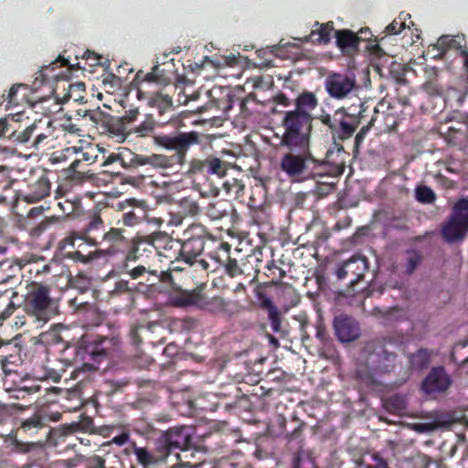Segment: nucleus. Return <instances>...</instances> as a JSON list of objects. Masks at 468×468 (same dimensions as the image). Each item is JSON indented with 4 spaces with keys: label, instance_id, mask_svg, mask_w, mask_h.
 <instances>
[{
    "label": "nucleus",
    "instance_id": "40",
    "mask_svg": "<svg viewBox=\"0 0 468 468\" xmlns=\"http://www.w3.org/2000/svg\"><path fill=\"white\" fill-rule=\"evenodd\" d=\"M155 124L154 121L148 117L144 122H142L138 126L133 129V132L137 133L140 137L147 136L150 133L154 130Z\"/></svg>",
    "mask_w": 468,
    "mask_h": 468
},
{
    "label": "nucleus",
    "instance_id": "52",
    "mask_svg": "<svg viewBox=\"0 0 468 468\" xmlns=\"http://www.w3.org/2000/svg\"><path fill=\"white\" fill-rule=\"evenodd\" d=\"M158 69H159V66H158V64H156L155 66L153 67L152 70L145 75L144 80L148 82L158 81L161 78V75L159 74Z\"/></svg>",
    "mask_w": 468,
    "mask_h": 468
},
{
    "label": "nucleus",
    "instance_id": "58",
    "mask_svg": "<svg viewBox=\"0 0 468 468\" xmlns=\"http://www.w3.org/2000/svg\"><path fill=\"white\" fill-rule=\"evenodd\" d=\"M144 220L147 221L148 223L154 224L156 228H159L162 225L163 220L159 218H149L146 215V218Z\"/></svg>",
    "mask_w": 468,
    "mask_h": 468
},
{
    "label": "nucleus",
    "instance_id": "64",
    "mask_svg": "<svg viewBox=\"0 0 468 468\" xmlns=\"http://www.w3.org/2000/svg\"><path fill=\"white\" fill-rule=\"evenodd\" d=\"M462 53L463 54L464 56V66L465 68L467 69L468 70V53L465 52V51H462Z\"/></svg>",
    "mask_w": 468,
    "mask_h": 468
},
{
    "label": "nucleus",
    "instance_id": "44",
    "mask_svg": "<svg viewBox=\"0 0 468 468\" xmlns=\"http://www.w3.org/2000/svg\"><path fill=\"white\" fill-rule=\"evenodd\" d=\"M125 158H126L125 151H123L118 154H112L107 157V159L103 163V165L106 166L114 162L119 161L121 163L122 166L125 168V161H123Z\"/></svg>",
    "mask_w": 468,
    "mask_h": 468
},
{
    "label": "nucleus",
    "instance_id": "53",
    "mask_svg": "<svg viewBox=\"0 0 468 468\" xmlns=\"http://www.w3.org/2000/svg\"><path fill=\"white\" fill-rule=\"evenodd\" d=\"M205 170L204 160H192L190 163V172L197 173Z\"/></svg>",
    "mask_w": 468,
    "mask_h": 468
},
{
    "label": "nucleus",
    "instance_id": "6",
    "mask_svg": "<svg viewBox=\"0 0 468 468\" xmlns=\"http://www.w3.org/2000/svg\"><path fill=\"white\" fill-rule=\"evenodd\" d=\"M468 232V198L459 199L452 207L441 234L447 242L453 243L463 239Z\"/></svg>",
    "mask_w": 468,
    "mask_h": 468
},
{
    "label": "nucleus",
    "instance_id": "3",
    "mask_svg": "<svg viewBox=\"0 0 468 468\" xmlns=\"http://www.w3.org/2000/svg\"><path fill=\"white\" fill-rule=\"evenodd\" d=\"M25 310L36 321L46 324L58 313V303L50 296L48 286L36 284L26 296Z\"/></svg>",
    "mask_w": 468,
    "mask_h": 468
},
{
    "label": "nucleus",
    "instance_id": "10",
    "mask_svg": "<svg viewBox=\"0 0 468 468\" xmlns=\"http://www.w3.org/2000/svg\"><path fill=\"white\" fill-rule=\"evenodd\" d=\"M191 440V428L180 426L167 430L159 439V444L168 452L173 450L186 451L189 448Z\"/></svg>",
    "mask_w": 468,
    "mask_h": 468
},
{
    "label": "nucleus",
    "instance_id": "51",
    "mask_svg": "<svg viewBox=\"0 0 468 468\" xmlns=\"http://www.w3.org/2000/svg\"><path fill=\"white\" fill-rule=\"evenodd\" d=\"M226 270H227L228 273L231 276H235L241 272L239 268L237 261L234 259L228 260V262L226 264Z\"/></svg>",
    "mask_w": 468,
    "mask_h": 468
},
{
    "label": "nucleus",
    "instance_id": "38",
    "mask_svg": "<svg viewBox=\"0 0 468 468\" xmlns=\"http://www.w3.org/2000/svg\"><path fill=\"white\" fill-rule=\"evenodd\" d=\"M207 214L211 219L216 220L223 218L227 211L222 202H217L208 205Z\"/></svg>",
    "mask_w": 468,
    "mask_h": 468
},
{
    "label": "nucleus",
    "instance_id": "31",
    "mask_svg": "<svg viewBox=\"0 0 468 468\" xmlns=\"http://www.w3.org/2000/svg\"><path fill=\"white\" fill-rule=\"evenodd\" d=\"M356 128V125L339 119L337 122L336 130L334 131V133L337 135L340 140H346L353 135Z\"/></svg>",
    "mask_w": 468,
    "mask_h": 468
},
{
    "label": "nucleus",
    "instance_id": "29",
    "mask_svg": "<svg viewBox=\"0 0 468 468\" xmlns=\"http://www.w3.org/2000/svg\"><path fill=\"white\" fill-rule=\"evenodd\" d=\"M335 37L340 48H353L357 44V37L349 30L335 31Z\"/></svg>",
    "mask_w": 468,
    "mask_h": 468
},
{
    "label": "nucleus",
    "instance_id": "61",
    "mask_svg": "<svg viewBox=\"0 0 468 468\" xmlns=\"http://www.w3.org/2000/svg\"><path fill=\"white\" fill-rule=\"evenodd\" d=\"M364 139V131L361 130L356 135V143L358 144L362 140Z\"/></svg>",
    "mask_w": 468,
    "mask_h": 468
},
{
    "label": "nucleus",
    "instance_id": "20",
    "mask_svg": "<svg viewBox=\"0 0 468 468\" xmlns=\"http://www.w3.org/2000/svg\"><path fill=\"white\" fill-rule=\"evenodd\" d=\"M317 104V99L314 94L303 92L295 100V109L292 111L312 117L311 112L316 108Z\"/></svg>",
    "mask_w": 468,
    "mask_h": 468
},
{
    "label": "nucleus",
    "instance_id": "46",
    "mask_svg": "<svg viewBox=\"0 0 468 468\" xmlns=\"http://www.w3.org/2000/svg\"><path fill=\"white\" fill-rule=\"evenodd\" d=\"M268 318L271 323V327L274 332H279L281 330V318L279 310L268 314Z\"/></svg>",
    "mask_w": 468,
    "mask_h": 468
},
{
    "label": "nucleus",
    "instance_id": "27",
    "mask_svg": "<svg viewBox=\"0 0 468 468\" xmlns=\"http://www.w3.org/2000/svg\"><path fill=\"white\" fill-rule=\"evenodd\" d=\"M85 84L83 82H76L69 84L67 92L63 95L61 102H65L70 99L74 101H80L84 99Z\"/></svg>",
    "mask_w": 468,
    "mask_h": 468
},
{
    "label": "nucleus",
    "instance_id": "60",
    "mask_svg": "<svg viewBox=\"0 0 468 468\" xmlns=\"http://www.w3.org/2000/svg\"><path fill=\"white\" fill-rule=\"evenodd\" d=\"M84 57L86 58H90L93 57L95 61H98L100 59V57L98 55H96L95 53H92L90 51L85 52Z\"/></svg>",
    "mask_w": 468,
    "mask_h": 468
},
{
    "label": "nucleus",
    "instance_id": "22",
    "mask_svg": "<svg viewBox=\"0 0 468 468\" xmlns=\"http://www.w3.org/2000/svg\"><path fill=\"white\" fill-rule=\"evenodd\" d=\"M202 293L199 291H185L172 299V303L177 307L195 306L199 308Z\"/></svg>",
    "mask_w": 468,
    "mask_h": 468
},
{
    "label": "nucleus",
    "instance_id": "39",
    "mask_svg": "<svg viewBox=\"0 0 468 468\" xmlns=\"http://www.w3.org/2000/svg\"><path fill=\"white\" fill-rule=\"evenodd\" d=\"M179 205L182 213L185 215H197L199 211L197 203L190 197H185L181 199Z\"/></svg>",
    "mask_w": 468,
    "mask_h": 468
},
{
    "label": "nucleus",
    "instance_id": "36",
    "mask_svg": "<svg viewBox=\"0 0 468 468\" xmlns=\"http://www.w3.org/2000/svg\"><path fill=\"white\" fill-rule=\"evenodd\" d=\"M74 153H76V146L67 147L60 152L54 153L50 157V161L53 164L66 162L68 160L72 161L74 158Z\"/></svg>",
    "mask_w": 468,
    "mask_h": 468
},
{
    "label": "nucleus",
    "instance_id": "15",
    "mask_svg": "<svg viewBox=\"0 0 468 468\" xmlns=\"http://www.w3.org/2000/svg\"><path fill=\"white\" fill-rule=\"evenodd\" d=\"M37 123L40 125V128L36 130V137L32 147L37 150L55 147L58 134L53 122L51 121L43 122L39 120Z\"/></svg>",
    "mask_w": 468,
    "mask_h": 468
},
{
    "label": "nucleus",
    "instance_id": "37",
    "mask_svg": "<svg viewBox=\"0 0 468 468\" xmlns=\"http://www.w3.org/2000/svg\"><path fill=\"white\" fill-rule=\"evenodd\" d=\"M410 17V15L400 14L398 19H395L386 27V31L389 35H397L407 27L406 18Z\"/></svg>",
    "mask_w": 468,
    "mask_h": 468
},
{
    "label": "nucleus",
    "instance_id": "59",
    "mask_svg": "<svg viewBox=\"0 0 468 468\" xmlns=\"http://www.w3.org/2000/svg\"><path fill=\"white\" fill-rule=\"evenodd\" d=\"M41 212H42V207H33L29 211V216L34 217V216H37V215L40 214Z\"/></svg>",
    "mask_w": 468,
    "mask_h": 468
},
{
    "label": "nucleus",
    "instance_id": "23",
    "mask_svg": "<svg viewBox=\"0 0 468 468\" xmlns=\"http://www.w3.org/2000/svg\"><path fill=\"white\" fill-rule=\"evenodd\" d=\"M205 171L208 175H215L218 177H224L229 169L227 162L220 160L219 158L210 155L204 159Z\"/></svg>",
    "mask_w": 468,
    "mask_h": 468
},
{
    "label": "nucleus",
    "instance_id": "48",
    "mask_svg": "<svg viewBox=\"0 0 468 468\" xmlns=\"http://www.w3.org/2000/svg\"><path fill=\"white\" fill-rule=\"evenodd\" d=\"M388 403L390 405H394V410L396 411H401L406 408L405 399L401 396L396 395L391 397Z\"/></svg>",
    "mask_w": 468,
    "mask_h": 468
},
{
    "label": "nucleus",
    "instance_id": "34",
    "mask_svg": "<svg viewBox=\"0 0 468 468\" xmlns=\"http://www.w3.org/2000/svg\"><path fill=\"white\" fill-rule=\"evenodd\" d=\"M20 120L19 114L9 115L6 118L0 120V135L5 136L8 133L10 134L13 131H16L14 124L18 122Z\"/></svg>",
    "mask_w": 468,
    "mask_h": 468
},
{
    "label": "nucleus",
    "instance_id": "16",
    "mask_svg": "<svg viewBox=\"0 0 468 468\" xmlns=\"http://www.w3.org/2000/svg\"><path fill=\"white\" fill-rule=\"evenodd\" d=\"M202 250L203 242L200 239H188L182 244L180 255L186 263L193 265Z\"/></svg>",
    "mask_w": 468,
    "mask_h": 468
},
{
    "label": "nucleus",
    "instance_id": "26",
    "mask_svg": "<svg viewBox=\"0 0 468 468\" xmlns=\"http://www.w3.org/2000/svg\"><path fill=\"white\" fill-rule=\"evenodd\" d=\"M334 31L333 24L326 23L321 25L317 31H312V33L305 37V40L312 39L320 43H327L330 40L331 33Z\"/></svg>",
    "mask_w": 468,
    "mask_h": 468
},
{
    "label": "nucleus",
    "instance_id": "18",
    "mask_svg": "<svg viewBox=\"0 0 468 468\" xmlns=\"http://www.w3.org/2000/svg\"><path fill=\"white\" fill-rule=\"evenodd\" d=\"M199 309L209 312L211 314H224L228 312L229 302L219 296L211 298L201 296Z\"/></svg>",
    "mask_w": 468,
    "mask_h": 468
},
{
    "label": "nucleus",
    "instance_id": "28",
    "mask_svg": "<svg viewBox=\"0 0 468 468\" xmlns=\"http://www.w3.org/2000/svg\"><path fill=\"white\" fill-rule=\"evenodd\" d=\"M20 89H25L27 90V86L26 85H23V84H15L13 85L8 93L6 95H3L2 96V99L3 101H1V104H4L5 103V107L6 109H9L13 106H17L20 104V102L22 101L23 98L20 99L18 97V91Z\"/></svg>",
    "mask_w": 468,
    "mask_h": 468
},
{
    "label": "nucleus",
    "instance_id": "50",
    "mask_svg": "<svg viewBox=\"0 0 468 468\" xmlns=\"http://www.w3.org/2000/svg\"><path fill=\"white\" fill-rule=\"evenodd\" d=\"M261 306L268 311V314L278 311L272 301L265 295L261 297Z\"/></svg>",
    "mask_w": 468,
    "mask_h": 468
},
{
    "label": "nucleus",
    "instance_id": "24",
    "mask_svg": "<svg viewBox=\"0 0 468 468\" xmlns=\"http://www.w3.org/2000/svg\"><path fill=\"white\" fill-rule=\"evenodd\" d=\"M134 454L138 463L142 464L144 468H153L165 460L164 456L154 455L148 452L145 448L141 447L134 448Z\"/></svg>",
    "mask_w": 468,
    "mask_h": 468
},
{
    "label": "nucleus",
    "instance_id": "14",
    "mask_svg": "<svg viewBox=\"0 0 468 468\" xmlns=\"http://www.w3.org/2000/svg\"><path fill=\"white\" fill-rule=\"evenodd\" d=\"M122 349V344L118 336L112 335L109 337H102L98 340L90 355L94 361L99 362L102 358H113Z\"/></svg>",
    "mask_w": 468,
    "mask_h": 468
},
{
    "label": "nucleus",
    "instance_id": "49",
    "mask_svg": "<svg viewBox=\"0 0 468 468\" xmlns=\"http://www.w3.org/2000/svg\"><path fill=\"white\" fill-rule=\"evenodd\" d=\"M340 114H342L340 112H336L335 113L333 119L329 115H326V116L323 117L322 122H323V123L328 125L329 128L334 133V131L336 130L337 122L339 120V119H337V116Z\"/></svg>",
    "mask_w": 468,
    "mask_h": 468
},
{
    "label": "nucleus",
    "instance_id": "42",
    "mask_svg": "<svg viewBox=\"0 0 468 468\" xmlns=\"http://www.w3.org/2000/svg\"><path fill=\"white\" fill-rule=\"evenodd\" d=\"M420 262V256L416 251L408 253L406 271L408 273H412Z\"/></svg>",
    "mask_w": 468,
    "mask_h": 468
},
{
    "label": "nucleus",
    "instance_id": "43",
    "mask_svg": "<svg viewBox=\"0 0 468 468\" xmlns=\"http://www.w3.org/2000/svg\"><path fill=\"white\" fill-rule=\"evenodd\" d=\"M437 426L433 423H414L411 429L418 433H427L433 431Z\"/></svg>",
    "mask_w": 468,
    "mask_h": 468
},
{
    "label": "nucleus",
    "instance_id": "33",
    "mask_svg": "<svg viewBox=\"0 0 468 468\" xmlns=\"http://www.w3.org/2000/svg\"><path fill=\"white\" fill-rule=\"evenodd\" d=\"M416 199L420 203L431 204L435 201L436 195L433 190L426 186H419L415 189Z\"/></svg>",
    "mask_w": 468,
    "mask_h": 468
},
{
    "label": "nucleus",
    "instance_id": "55",
    "mask_svg": "<svg viewBox=\"0 0 468 468\" xmlns=\"http://www.w3.org/2000/svg\"><path fill=\"white\" fill-rule=\"evenodd\" d=\"M105 462L100 456H94L89 461V468H104Z\"/></svg>",
    "mask_w": 468,
    "mask_h": 468
},
{
    "label": "nucleus",
    "instance_id": "13",
    "mask_svg": "<svg viewBox=\"0 0 468 468\" xmlns=\"http://www.w3.org/2000/svg\"><path fill=\"white\" fill-rule=\"evenodd\" d=\"M335 333L342 343H349L360 335L357 322L350 316L340 314L334 319Z\"/></svg>",
    "mask_w": 468,
    "mask_h": 468
},
{
    "label": "nucleus",
    "instance_id": "19",
    "mask_svg": "<svg viewBox=\"0 0 468 468\" xmlns=\"http://www.w3.org/2000/svg\"><path fill=\"white\" fill-rule=\"evenodd\" d=\"M49 192V181L46 177H41L31 186L30 192L25 197V200L28 203H34L48 196Z\"/></svg>",
    "mask_w": 468,
    "mask_h": 468
},
{
    "label": "nucleus",
    "instance_id": "63",
    "mask_svg": "<svg viewBox=\"0 0 468 468\" xmlns=\"http://www.w3.org/2000/svg\"><path fill=\"white\" fill-rule=\"evenodd\" d=\"M234 185L237 187V193L241 192L243 190V186L240 185L236 179H234Z\"/></svg>",
    "mask_w": 468,
    "mask_h": 468
},
{
    "label": "nucleus",
    "instance_id": "1",
    "mask_svg": "<svg viewBox=\"0 0 468 468\" xmlns=\"http://www.w3.org/2000/svg\"><path fill=\"white\" fill-rule=\"evenodd\" d=\"M159 146L167 150H174L176 154L171 156L164 154L143 155L125 150V168L150 165L156 168H168L174 164L183 165L186 162V154L188 149L198 144L199 135L197 132L180 133L176 135H159L154 137Z\"/></svg>",
    "mask_w": 468,
    "mask_h": 468
},
{
    "label": "nucleus",
    "instance_id": "9",
    "mask_svg": "<svg viewBox=\"0 0 468 468\" xmlns=\"http://www.w3.org/2000/svg\"><path fill=\"white\" fill-rule=\"evenodd\" d=\"M357 86L356 76L350 72L330 73L324 80V88L328 95L336 100H343Z\"/></svg>",
    "mask_w": 468,
    "mask_h": 468
},
{
    "label": "nucleus",
    "instance_id": "30",
    "mask_svg": "<svg viewBox=\"0 0 468 468\" xmlns=\"http://www.w3.org/2000/svg\"><path fill=\"white\" fill-rule=\"evenodd\" d=\"M37 128H40V125L38 123H37V122H35L32 124H30L29 126H27L22 132L17 133L16 131H13L11 133V137L15 141L21 143V144L28 143L30 138L32 137V135L34 133H36V130H37Z\"/></svg>",
    "mask_w": 468,
    "mask_h": 468
},
{
    "label": "nucleus",
    "instance_id": "11",
    "mask_svg": "<svg viewBox=\"0 0 468 468\" xmlns=\"http://www.w3.org/2000/svg\"><path fill=\"white\" fill-rule=\"evenodd\" d=\"M367 270V261L363 256H353L344 261L336 270L337 278H349L351 283L358 282Z\"/></svg>",
    "mask_w": 468,
    "mask_h": 468
},
{
    "label": "nucleus",
    "instance_id": "17",
    "mask_svg": "<svg viewBox=\"0 0 468 468\" xmlns=\"http://www.w3.org/2000/svg\"><path fill=\"white\" fill-rule=\"evenodd\" d=\"M128 202L133 203V209L122 215V222L125 226L133 227L146 218V209L143 203L135 200H129Z\"/></svg>",
    "mask_w": 468,
    "mask_h": 468
},
{
    "label": "nucleus",
    "instance_id": "62",
    "mask_svg": "<svg viewBox=\"0 0 468 468\" xmlns=\"http://www.w3.org/2000/svg\"><path fill=\"white\" fill-rule=\"evenodd\" d=\"M196 262L198 263L199 265H201L204 270L207 269V267H208V264L204 260H197L196 259L195 263Z\"/></svg>",
    "mask_w": 468,
    "mask_h": 468
},
{
    "label": "nucleus",
    "instance_id": "4",
    "mask_svg": "<svg viewBox=\"0 0 468 468\" xmlns=\"http://www.w3.org/2000/svg\"><path fill=\"white\" fill-rule=\"evenodd\" d=\"M284 132L281 145L284 147H303L310 145L312 117L288 111L282 119Z\"/></svg>",
    "mask_w": 468,
    "mask_h": 468
},
{
    "label": "nucleus",
    "instance_id": "35",
    "mask_svg": "<svg viewBox=\"0 0 468 468\" xmlns=\"http://www.w3.org/2000/svg\"><path fill=\"white\" fill-rule=\"evenodd\" d=\"M150 104L159 110L160 114H163L166 110L172 107V99L164 94H157L152 98Z\"/></svg>",
    "mask_w": 468,
    "mask_h": 468
},
{
    "label": "nucleus",
    "instance_id": "25",
    "mask_svg": "<svg viewBox=\"0 0 468 468\" xmlns=\"http://www.w3.org/2000/svg\"><path fill=\"white\" fill-rule=\"evenodd\" d=\"M17 294L12 291H5L0 293V321L9 317L16 309L13 298Z\"/></svg>",
    "mask_w": 468,
    "mask_h": 468
},
{
    "label": "nucleus",
    "instance_id": "45",
    "mask_svg": "<svg viewBox=\"0 0 468 468\" xmlns=\"http://www.w3.org/2000/svg\"><path fill=\"white\" fill-rule=\"evenodd\" d=\"M42 426V419L39 416H33L23 422L22 427L25 430L38 428Z\"/></svg>",
    "mask_w": 468,
    "mask_h": 468
},
{
    "label": "nucleus",
    "instance_id": "21",
    "mask_svg": "<svg viewBox=\"0 0 468 468\" xmlns=\"http://www.w3.org/2000/svg\"><path fill=\"white\" fill-rule=\"evenodd\" d=\"M463 37L460 36H441L437 43L433 46V49L438 50V54L434 55L435 58H441L448 49H460L462 48Z\"/></svg>",
    "mask_w": 468,
    "mask_h": 468
},
{
    "label": "nucleus",
    "instance_id": "7",
    "mask_svg": "<svg viewBox=\"0 0 468 468\" xmlns=\"http://www.w3.org/2000/svg\"><path fill=\"white\" fill-rule=\"evenodd\" d=\"M97 157V149L92 146L83 149L76 147L74 158L65 170L66 177L75 184H81L91 179L93 175L86 169V166L94 164Z\"/></svg>",
    "mask_w": 468,
    "mask_h": 468
},
{
    "label": "nucleus",
    "instance_id": "57",
    "mask_svg": "<svg viewBox=\"0 0 468 468\" xmlns=\"http://www.w3.org/2000/svg\"><path fill=\"white\" fill-rule=\"evenodd\" d=\"M129 440V435L128 433L126 432H123L122 434H120L119 436H116L112 439V442L117 444V445H124Z\"/></svg>",
    "mask_w": 468,
    "mask_h": 468
},
{
    "label": "nucleus",
    "instance_id": "41",
    "mask_svg": "<svg viewBox=\"0 0 468 468\" xmlns=\"http://www.w3.org/2000/svg\"><path fill=\"white\" fill-rule=\"evenodd\" d=\"M293 468H314V463L308 454L299 452L294 456Z\"/></svg>",
    "mask_w": 468,
    "mask_h": 468
},
{
    "label": "nucleus",
    "instance_id": "47",
    "mask_svg": "<svg viewBox=\"0 0 468 468\" xmlns=\"http://www.w3.org/2000/svg\"><path fill=\"white\" fill-rule=\"evenodd\" d=\"M139 115L138 108H131L125 112L123 116L122 117V121L125 123H131L134 122Z\"/></svg>",
    "mask_w": 468,
    "mask_h": 468
},
{
    "label": "nucleus",
    "instance_id": "12",
    "mask_svg": "<svg viewBox=\"0 0 468 468\" xmlns=\"http://www.w3.org/2000/svg\"><path fill=\"white\" fill-rule=\"evenodd\" d=\"M452 385V379L442 367L431 369L422 382V390L426 394L443 392Z\"/></svg>",
    "mask_w": 468,
    "mask_h": 468
},
{
    "label": "nucleus",
    "instance_id": "2",
    "mask_svg": "<svg viewBox=\"0 0 468 468\" xmlns=\"http://www.w3.org/2000/svg\"><path fill=\"white\" fill-rule=\"evenodd\" d=\"M288 152L280 159V169L293 182H304L314 176L315 159L310 152V145L286 147Z\"/></svg>",
    "mask_w": 468,
    "mask_h": 468
},
{
    "label": "nucleus",
    "instance_id": "8",
    "mask_svg": "<svg viewBox=\"0 0 468 468\" xmlns=\"http://www.w3.org/2000/svg\"><path fill=\"white\" fill-rule=\"evenodd\" d=\"M396 356L381 346L371 349L370 346L365 349V382H372V372H387L390 369Z\"/></svg>",
    "mask_w": 468,
    "mask_h": 468
},
{
    "label": "nucleus",
    "instance_id": "54",
    "mask_svg": "<svg viewBox=\"0 0 468 468\" xmlns=\"http://www.w3.org/2000/svg\"><path fill=\"white\" fill-rule=\"evenodd\" d=\"M127 272L133 279H137L140 276H142L144 272H146V269L144 266L139 265L135 268H133L132 270L127 271Z\"/></svg>",
    "mask_w": 468,
    "mask_h": 468
},
{
    "label": "nucleus",
    "instance_id": "32",
    "mask_svg": "<svg viewBox=\"0 0 468 468\" xmlns=\"http://www.w3.org/2000/svg\"><path fill=\"white\" fill-rule=\"evenodd\" d=\"M431 358V353L427 349H420L410 356V363L413 367L421 368L426 367Z\"/></svg>",
    "mask_w": 468,
    "mask_h": 468
},
{
    "label": "nucleus",
    "instance_id": "5",
    "mask_svg": "<svg viewBox=\"0 0 468 468\" xmlns=\"http://www.w3.org/2000/svg\"><path fill=\"white\" fill-rule=\"evenodd\" d=\"M103 240L109 242L112 245V247L120 246L126 241L123 236V230L120 229L112 228L108 232L104 233ZM62 249H66L67 247L77 248V250L73 253L74 259H78L83 262H87L88 261L97 258L101 255L105 254H113L116 250L113 248H110L106 250H97L94 253H89V255H84L83 251L87 245H95L96 241L91 238H82L78 236L77 234H72L66 238L63 241Z\"/></svg>",
    "mask_w": 468,
    "mask_h": 468
},
{
    "label": "nucleus",
    "instance_id": "56",
    "mask_svg": "<svg viewBox=\"0 0 468 468\" xmlns=\"http://www.w3.org/2000/svg\"><path fill=\"white\" fill-rule=\"evenodd\" d=\"M102 226V220L99 217H95L89 224L86 229L87 232H91L92 230L99 229Z\"/></svg>",
    "mask_w": 468,
    "mask_h": 468
}]
</instances>
